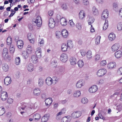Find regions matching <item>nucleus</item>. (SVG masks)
I'll use <instances>...</instances> for the list:
<instances>
[{
	"instance_id": "f257e3e1",
	"label": "nucleus",
	"mask_w": 122,
	"mask_h": 122,
	"mask_svg": "<svg viewBox=\"0 0 122 122\" xmlns=\"http://www.w3.org/2000/svg\"><path fill=\"white\" fill-rule=\"evenodd\" d=\"M107 70L105 68L98 70L97 72L96 75L98 77H101L105 75L107 73Z\"/></svg>"
},
{
	"instance_id": "f03ea898",
	"label": "nucleus",
	"mask_w": 122,
	"mask_h": 122,
	"mask_svg": "<svg viewBox=\"0 0 122 122\" xmlns=\"http://www.w3.org/2000/svg\"><path fill=\"white\" fill-rule=\"evenodd\" d=\"M85 83V81L83 79H80L76 83V86L78 88H80L83 86Z\"/></svg>"
},
{
	"instance_id": "7ed1b4c3",
	"label": "nucleus",
	"mask_w": 122,
	"mask_h": 122,
	"mask_svg": "<svg viewBox=\"0 0 122 122\" xmlns=\"http://www.w3.org/2000/svg\"><path fill=\"white\" fill-rule=\"evenodd\" d=\"M2 56L5 60H6L9 57L8 54V51L7 49L6 48H4L3 51Z\"/></svg>"
},
{
	"instance_id": "20e7f679",
	"label": "nucleus",
	"mask_w": 122,
	"mask_h": 122,
	"mask_svg": "<svg viewBox=\"0 0 122 122\" xmlns=\"http://www.w3.org/2000/svg\"><path fill=\"white\" fill-rule=\"evenodd\" d=\"M33 21L36 24L38 27H40L41 25L42 21L41 17L40 16H38Z\"/></svg>"
},
{
	"instance_id": "39448f33",
	"label": "nucleus",
	"mask_w": 122,
	"mask_h": 122,
	"mask_svg": "<svg viewBox=\"0 0 122 122\" xmlns=\"http://www.w3.org/2000/svg\"><path fill=\"white\" fill-rule=\"evenodd\" d=\"M55 23L54 19L52 18H50L49 20L48 26L50 28H53L55 26Z\"/></svg>"
},
{
	"instance_id": "423d86ee",
	"label": "nucleus",
	"mask_w": 122,
	"mask_h": 122,
	"mask_svg": "<svg viewBox=\"0 0 122 122\" xmlns=\"http://www.w3.org/2000/svg\"><path fill=\"white\" fill-rule=\"evenodd\" d=\"M108 12L107 10H104L103 11L102 15V18L103 20H106L108 17Z\"/></svg>"
},
{
	"instance_id": "0eeeda50",
	"label": "nucleus",
	"mask_w": 122,
	"mask_h": 122,
	"mask_svg": "<svg viewBox=\"0 0 122 122\" xmlns=\"http://www.w3.org/2000/svg\"><path fill=\"white\" fill-rule=\"evenodd\" d=\"M68 59V56L65 53H63L60 56V60L63 62H66L67 61Z\"/></svg>"
},
{
	"instance_id": "6e6552de",
	"label": "nucleus",
	"mask_w": 122,
	"mask_h": 122,
	"mask_svg": "<svg viewBox=\"0 0 122 122\" xmlns=\"http://www.w3.org/2000/svg\"><path fill=\"white\" fill-rule=\"evenodd\" d=\"M98 89V88L97 86L93 85L89 88L88 91L90 93H93L96 92Z\"/></svg>"
},
{
	"instance_id": "1a4fd4ad",
	"label": "nucleus",
	"mask_w": 122,
	"mask_h": 122,
	"mask_svg": "<svg viewBox=\"0 0 122 122\" xmlns=\"http://www.w3.org/2000/svg\"><path fill=\"white\" fill-rule=\"evenodd\" d=\"M81 113L80 111H76L73 112L71 114V117L73 118H76L80 117L81 115Z\"/></svg>"
},
{
	"instance_id": "9d476101",
	"label": "nucleus",
	"mask_w": 122,
	"mask_h": 122,
	"mask_svg": "<svg viewBox=\"0 0 122 122\" xmlns=\"http://www.w3.org/2000/svg\"><path fill=\"white\" fill-rule=\"evenodd\" d=\"M120 47V46L118 43H116L112 46L111 50L113 51H115L118 50Z\"/></svg>"
},
{
	"instance_id": "9b49d317",
	"label": "nucleus",
	"mask_w": 122,
	"mask_h": 122,
	"mask_svg": "<svg viewBox=\"0 0 122 122\" xmlns=\"http://www.w3.org/2000/svg\"><path fill=\"white\" fill-rule=\"evenodd\" d=\"M116 66V63L115 62H111L107 64V68L109 69H112L114 68Z\"/></svg>"
},
{
	"instance_id": "f8f14e48",
	"label": "nucleus",
	"mask_w": 122,
	"mask_h": 122,
	"mask_svg": "<svg viewBox=\"0 0 122 122\" xmlns=\"http://www.w3.org/2000/svg\"><path fill=\"white\" fill-rule=\"evenodd\" d=\"M8 97V95L6 92H3L1 94V100L4 101Z\"/></svg>"
},
{
	"instance_id": "ddd939ff",
	"label": "nucleus",
	"mask_w": 122,
	"mask_h": 122,
	"mask_svg": "<svg viewBox=\"0 0 122 122\" xmlns=\"http://www.w3.org/2000/svg\"><path fill=\"white\" fill-rule=\"evenodd\" d=\"M50 117V114H45L42 117L41 120L42 122H46L49 119Z\"/></svg>"
},
{
	"instance_id": "4468645a",
	"label": "nucleus",
	"mask_w": 122,
	"mask_h": 122,
	"mask_svg": "<svg viewBox=\"0 0 122 122\" xmlns=\"http://www.w3.org/2000/svg\"><path fill=\"white\" fill-rule=\"evenodd\" d=\"M70 61L71 65H74L77 63V60L75 57H72L70 59Z\"/></svg>"
},
{
	"instance_id": "2eb2a0df",
	"label": "nucleus",
	"mask_w": 122,
	"mask_h": 122,
	"mask_svg": "<svg viewBox=\"0 0 122 122\" xmlns=\"http://www.w3.org/2000/svg\"><path fill=\"white\" fill-rule=\"evenodd\" d=\"M30 60L33 63L36 64L38 62V58L37 56L35 55H32L30 59Z\"/></svg>"
},
{
	"instance_id": "dca6fc26",
	"label": "nucleus",
	"mask_w": 122,
	"mask_h": 122,
	"mask_svg": "<svg viewBox=\"0 0 122 122\" xmlns=\"http://www.w3.org/2000/svg\"><path fill=\"white\" fill-rule=\"evenodd\" d=\"M71 119V117L69 116H65L62 118L61 120L62 122H69Z\"/></svg>"
},
{
	"instance_id": "f3484780",
	"label": "nucleus",
	"mask_w": 122,
	"mask_h": 122,
	"mask_svg": "<svg viewBox=\"0 0 122 122\" xmlns=\"http://www.w3.org/2000/svg\"><path fill=\"white\" fill-rule=\"evenodd\" d=\"M27 68L28 71L30 72H32L34 69V66L31 63L27 65Z\"/></svg>"
},
{
	"instance_id": "a211bd4d",
	"label": "nucleus",
	"mask_w": 122,
	"mask_h": 122,
	"mask_svg": "<svg viewBox=\"0 0 122 122\" xmlns=\"http://www.w3.org/2000/svg\"><path fill=\"white\" fill-rule=\"evenodd\" d=\"M46 83L48 86L51 85L53 83L51 78L50 77H48L45 80Z\"/></svg>"
},
{
	"instance_id": "6ab92c4d",
	"label": "nucleus",
	"mask_w": 122,
	"mask_h": 122,
	"mask_svg": "<svg viewBox=\"0 0 122 122\" xmlns=\"http://www.w3.org/2000/svg\"><path fill=\"white\" fill-rule=\"evenodd\" d=\"M33 94L35 96H39L41 92V89L38 88L35 89L33 91Z\"/></svg>"
},
{
	"instance_id": "aec40b11",
	"label": "nucleus",
	"mask_w": 122,
	"mask_h": 122,
	"mask_svg": "<svg viewBox=\"0 0 122 122\" xmlns=\"http://www.w3.org/2000/svg\"><path fill=\"white\" fill-rule=\"evenodd\" d=\"M33 117L34 120L36 121H37L40 119L41 116L39 114L36 113L33 115Z\"/></svg>"
},
{
	"instance_id": "412c9836",
	"label": "nucleus",
	"mask_w": 122,
	"mask_h": 122,
	"mask_svg": "<svg viewBox=\"0 0 122 122\" xmlns=\"http://www.w3.org/2000/svg\"><path fill=\"white\" fill-rule=\"evenodd\" d=\"M11 81V78L10 76L6 77L4 79V82L5 84L6 85H7L10 84Z\"/></svg>"
},
{
	"instance_id": "4be33fe9",
	"label": "nucleus",
	"mask_w": 122,
	"mask_h": 122,
	"mask_svg": "<svg viewBox=\"0 0 122 122\" xmlns=\"http://www.w3.org/2000/svg\"><path fill=\"white\" fill-rule=\"evenodd\" d=\"M42 51H41V48L40 47L37 48L36 50L35 53L36 55L39 57L41 56V53Z\"/></svg>"
},
{
	"instance_id": "5701e85b",
	"label": "nucleus",
	"mask_w": 122,
	"mask_h": 122,
	"mask_svg": "<svg viewBox=\"0 0 122 122\" xmlns=\"http://www.w3.org/2000/svg\"><path fill=\"white\" fill-rule=\"evenodd\" d=\"M52 102V99L50 98H48L46 99L45 102L46 105L47 106H50Z\"/></svg>"
},
{
	"instance_id": "b1692460",
	"label": "nucleus",
	"mask_w": 122,
	"mask_h": 122,
	"mask_svg": "<svg viewBox=\"0 0 122 122\" xmlns=\"http://www.w3.org/2000/svg\"><path fill=\"white\" fill-rule=\"evenodd\" d=\"M67 46L68 49L72 48L73 46V44L72 41L71 40H68L67 42Z\"/></svg>"
},
{
	"instance_id": "393cba45",
	"label": "nucleus",
	"mask_w": 122,
	"mask_h": 122,
	"mask_svg": "<svg viewBox=\"0 0 122 122\" xmlns=\"http://www.w3.org/2000/svg\"><path fill=\"white\" fill-rule=\"evenodd\" d=\"M115 55L116 58H119L122 56V52L120 50H119L115 52Z\"/></svg>"
},
{
	"instance_id": "a878e982",
	"label": "nucleus",
	"mask_w": 122,
	"mask_h": 122,
	"mask_svg": "<svg viewBox=\"0 0 122 122\" xmlns=\"http://www.w3.org/2000/svg\"><path fill=\"white\" fill-rule=\"evenodd\" d=\"M17 46L18 48L20 49L22 48L23 47V43L22 41L19 40L17 42Z\"/></svg>"
},
{
	"instance_id": "bb28decb",
	"label": "nucleus",
	"mask_w": 122,
	"mask_h": 122,
	"mask_svg": "<svg viewBox=\"0 0 122 122\" xmlns=\"http://www.w3.org/2000/svg\"><path fill=\"white\" fill-rule=\"evenodd\" d=\"M86 15L85 12L83 10L81 11L79 13V18L81 19H84L85 16Z\"/></svg>"
},
{
	"instance_id": "cd10ccee",
	"label": "nucleus",
	"mask_w": 122,
	"mask_h": 122,
	"mask_svg": "<svg viewBox=\"0 0 122 122\" xmlns=\"http://www.w3.org/2000/svg\"><path fill=\"white\" fill-rule=\"evenodd\" d=\"M61 34L62 36L65 38L67 37L69 35L68 31L66 29H63L62 30Z\"/></svg>"
},
{
	"instance_id": "c85d7f7f",
	"label": "nucleus",
	"mask_w": 122,
	"mask_h": 122,
	"mask_svg": "<svg viewBox=\"0 0 122 122\" xmlns=\"http://www.w3.org/2000/svg\"><path fill=\"white\" fill-rule=\"evenodd\" d=\"M109 39L111 41L114 40L116 38L115 34L112 33L109 34L108 36Z\"/></svg>"
},
{
	"instance_id": "c756f323",
	"label": "nucleus",
	"mask_w": 122,
	"mask_h": 122,
	"mask_svg": "<svg viewBox=\"0 0 122 122\" xmlns=\"http://www.w3.org/2000/svg\"><path fill=\"white\" fill-rule=\"evenodd\" d=\"M81 93L80 91L78 90L75 91L73 94L74 97L78 98L81 96Z\"/></svg>"
},
{
	"instance_id": "7c9ffc66",
	"label": "nucleus",
	"mask_w": 122,
	"mask_h": 122,
	"mask_svg": "<svg viewBox=\"0 0 122 122\" xmlns=\"http://www.w3.org/2000/svg\"><path fill=\"white\" fill-rule=\"evenodd\" d=\"M33 51L32 47L30 45L28 46L26 49V51L28 54H30L32 53Z\"/></svg>"
},
{
	"instance_id": "2f4dec72",
	"label": "nucleus",
	"mask_w": 122,
	"mask_h": 122,
	"mask_svg": "<svg viewBox=\"0 0 122 122\" xmlns=\"http://www.w3.org/2000/svg\"><path fill=\"white\" fill-rule=\"evenodd\" d=\"M2 68L3 71L6 72L9 71V67L7 64H4L2 65Z\"/></svg>"
},
{
	"instance_id": "473e14b6",
	"label": "nucleus",
	"mask_w": 122,
	"mask_h": 122,
	"mask_svg": "<svg viewBox=\"0 0 122 122\" xmlns=\"http://www.w3.org/2000/svg\"><path fill=\"white\" fill-rule=\"evenodd\" d=\"M29 54L25 51H23L22 52V56L23 58L25 59H27L29 57Z\"/></svg>"
},
{
	"instance_id": "72a5a7b5",
	"label": "nucleus",
	"mask_w": 122,
	"mask_h": 122,
	"mask_svg": "<svg viewBox=\"0 0 122 122\" xmlns=\"http://www.w3.org/2000/svg\"><path fill=\"white\" fill-rule=\"evenodd\" d=\"M60 21L61 24L62 25L65 26L67 24V22L66 19L64 18L63 17L61 18Z\"/></svg>"
},
{
	"instance_id": "f704fd0d",
	"label": "nucleus",
	"mask_w": 122,
	"mask_h": 122,
	"mask_svg": "<svg viewBox=\"0 0 122 122\" xmlns=\"http://www.w3.org/2000/svg\"><path fill=\"white\" fill-rule=\"evenodd\" d=\"M20 109L21 108L23 110H24L25 112L27 111L29 109L28 107L27 106V104L26 103H24L22 105V107H20Z\"/></svg>"
},
{
	"instance_id": "c9c22d12",
	"label": "nucleus",
	"mask_w": 122,
	"mask_h": 122,
	"mask_svg": "<svg viewBox=\"0 0 122 122\" xmlns=\"http://www.w3.org/2000/svg\"><path fill=\"white\" fill-rule=\"evenodd\" d=\"M20 58L19 57H16L15 59V64L17 65H18L20 64Z\"/></svg>"
},
{
	"instance_id": "e433bc0d",
	"label": "nucleus",
	"mask_w": 122,
	"mask_h": 122,
	"mask_svg": "<svg viewBox=\"0 0 122 122\" xmlns=\"http://www.w3.org/2000/svg\"><path fill=\"white\" fill-rule=\"evenodd\" d=\"M92 11L93 14L94 15H97L98 14V10L95 7H93L92 8Z\"/></svg>"
},
{
	"instance_id": "4c0bfd02",
	"label": "nucleus",
	"mask_w": 122,
	"mask_h": 122,
	"mask_svg": "<svg viewBox=\"0 0 122 122\" xmlns=\"http://www.w3.org/2000/svg\"><path fill=\"white\" fill-rule=\"evenodd\" d=\"M68 49V47L65 43L63 44L61 46V50L62 51H66Z\"/></svg>"
},
{
	"instance_id": "58836bf2",
	"label": "nucleus",
	"mask_w": 122,
	"mask_h": 122,
	"mask_svg": "<svg viewBox=\"0 0 122 122\" xmlns=\"http://www.w3.org/2000/svg\"><path fill=\"white\" fill-rule=\"evenodd\" d=\"M44 41L43 39L39 38L38 41V46L41 47L43 46Z\"/></svg>"
},
{
	"instance_id": "ea45409f",
	"label": "nucleus",
	"mask_w": 122,
	"mask_h": 122,
	"mask_svg": "<svg viewBox=\"0 0 122 122\" xmlns=\"http://www.w3.org/2000/svg\"><path fill=\"white\" fill-rule=\"evenodd\" d=\"M86 57L88 59H90L92 57V51L90 50L88 51L86 53Z\"/></svg>"
},
{
	"instance_id": "a19ab883",
	"label": "nucleus",
	"mask_w": 122,
	"mask_h": 122,
	"mask_svg": "<svg viewBox=\"0 0 122 122\" xmlns=\"http://www.w3.org/2000/svg\"><path fill=\"white\" fill-rule=\"evenodd\" d=\"M53 83L55 84L57 83L59 80V78L56 76H54L51 78Z\"/></svg>"
},
{
	"instance_id": "79ce46f5",
	"label": "nucleus",
	"mask_w": 122,
	"mask_h": 122,
	"mask_svg": "<svg viewBox=\"0 0 122 122\" xmlns=\"http://www.w3.org/2000/svg\"><path fill=\"white\" fill-rule=\"evenodd\" d=\"M78 66L80 67H82L84 65V63L82 60H79L77 62Z\"/></svg>"
},
{
	"instance_id": "37998d69",
	"label": "nucleus",
	"mask_w": 122,
	"mask_h": 122,
	"mask_svg": "<svg viewBox=\"0 0 122 122\" xmlns=\"http://www.w3.org/2000/svg\"><path fill=\"white\" fill-rule=\"evenodd\" d=\"M108 21L107 20H105V23H104L103 26V30H106L108 28Z\"/></svg>"
},
{
	"instance_id": "c03bdc74",
	"label": "nucleus",
	"mask_w": 122,
	"mask_h": 122,
	"mask_svg": "<svg viewBox=\"0 0 122 122\" xmlns=\"http://www.w3.org/2000/svg\"><path fill=\"white\" fill-rule=\"evenodd\" d=\"M94 20L95 19L93 17H90L88 20V24L89 25H92L91 24L94 22Z\"/></svg>"
},
{
	"instance_id": "a18cd8bd",
	"label": "nucleus",
	"mask_w": 122,
	"mask_h": 122,
	"mask_svg": "<svg viewBox=\"0 0 122 122\" xmlns=\"http://www.w3.org/2000/svg\"><path fill=\"white\" fill-rule=\"evenodd\" d=\"M5 112V110L4 107H0V116L3 115Z\"/></svg>"
},
{
	"instance_id": "49530a36",
	"label": "nucleus",
	"mask_w": 122,
	"mask_h": 122,
	"mask_svg": "<svg viewBox=\"0 0 122 122\" xmlns=\"http://www.w3.org/2000/svg\"><path fill=\"white\" fill-rule=\"evenodd\" d=\"M44 81L43 79L41 78H39L38 81V85L39 86H42L44 83Z\"/></svg>"
},
{
	"instance_id": "de8ad7c7",
	"label": "nucleus",
	"mask_w": 122,
	"mask_h": 122,
	"mask_svg": "<svg viewBox=\"0 0 122 122\" xmlns=\"http://www.w3.org/2000/svg\"><path fill=\"white\" fill-rule=\"evenodd\" d=\"M12 42V38L10 37H8L6 40L7 45H10Z\"/></svg>"
},
{
	"instance_id": "09e8293b",
	"label": "nucleus",
	"mask_w": 122,
	"mask_h": 122,
	"mask_svg": "<svg viewBox=\"0 0 122 122\" xmlns=\"http://www.w3.org/2000/svg\"><path fill=\"white\" fill-rule=\"evenodd\" d=\"M76 26L78 30H80L82 28V25L81 23L78 22L76 24Z\"/></svg>"
},
{
	"instance_id": "8fccbe9b",
	"label": "nucleus",
	"mask_w": 122,
	"mask_h": 122,
	"mask_svg": "<svg viewBox=\"0 0 122 122\" xmlns=\"http://www.w3.org/2000/svg\"><path fill=\"white\" fill-rule=\"evenodd\" d=\"M62 112H60L58 113L56 115V118L57 120H59L60 119L61 115H62Z\"/></svg>"
},
{
	"instance_id": "3c124183",
	"label": "nucleus",
	"mask_w": 122,
	"mask_h": 122,
	"mask_svg": "<svg viewBox=\"0 0 122 122\" xmlns=\"http://www.w3.org/2000/svg\"><path fill=\"white\" fill-rule=\"evenodd\" d=\"M101 36H98L96 38L95 41L96 43L97 44H99L100 43V41Z\"/></svg>"
},
{
	"instance_id": "603ef678",
	"label": "nucleus",
	"mask_w": 122,
	"mask_h": 122,
	"mask_svg": "<svg viewBox=\"0 0 122 122\" xmlns=\"http://www.w3.org/2000/svg\"><path fill=\"white\" fill-rule=\"evenodd\" d=\"M88 100L86 98H83L81 100V102L82 103L84 104H86L88 102Z\"/></svg>"
},
{
	"instance_id": "864d4df0",
	"label": "nucleus",
	"mask_w": 122,
	"mask_h": 122,
	"mask_svg": "<svg viewBox=\"0 0 122 122\" xmlns=\"http://www.w3.org/2000/svg\"><path fill=\"white\" fill-rule=\"evenodd\" d=\"M117 29L118 30H122V22L119 23L117 24Z\"/></svg>"
},
{
	"instance_id": "5fc2aeb1",
	"label": "nucleus",
	"mask_w": 122,
	"mask_h": 122,
	"mask_svg": "<svg viewBox=\"0 0 122 122\" xmlns=\"http://www.w3.org/2000/svg\"><path fill=\"white\" fill-rule=\"evenodd\" d=\"M100 56L99 54H96L95 55L94 59L95 61H97L100 60Z\"/></svg>"
},
{
	"instance_id": "6e6d98bb",
	"label": "nucleus",
	"mask_w": 122,
	"mask_h": 122,
	"mask_svg": "<svg viewBox=\"0 0 122 122\" xmlns=\"http://www.w3.org/2000/svg\"><path fill=\"white\" fill-rule=\"evenodd\" d=\"M61 7L62 9L64 10H66L67 9V5L66 4L64 3L61 5Z\"/></svg>"
},
{
	"instance_id": "4d7b16f0",
	"label": "nucleus",
	"mask_w": 122,
	"mask_h": 122,
	"mask_svg": "<svg viewBox=\"0 0 122 122\" xmlns=\"http://www.w3.org/2000/svg\"><path fill=\"white\" fill-rule=\"evenodd\" d=\"M107 64V62L105 60H103L100 63V64L101 66H104Z\"/></svg>"
},
{
	"instance_id": "13d9d810",
	"label": "nucleus",
	"mask_w": 122,
	"mask_h": 122,
	"mask_svg": "<svg viewBox=\"0 0 122 122\" xmlns=\"http://www.w3.org/2000/svg\"><path fill=\"white\" fill-rule=\"evenodd\" d=\"M83 4L85 5H87L89 4V2L88 0H82Z\"/></svg>"
},
{
	"instance_id": "bf43d9fd",
	"label": "nucleus",
	"mask_w": 122,
	"mask_h": 122,
	"mask_svg": "<svg viewBox=\"0 0 122 122\" xmlns=\"http://www.w3.org/2000/svg\"><path fill=\"white\" fill-rule=\"evenodd\" d=\"M69 23L70 24V25L71 27H73L75 26V24L72 20H70L69 22Z\"/></svg>"
},
{
	"instance_id": "052dcab7",
	"label": "nucleus",
	"mask_w": 122,
	"mask_h": 122,
	"mask_svg": "<svg viewBox=\"0 0 122 122\" xmlns=\"http://www.w3.org/2000/svg\"><path fill=\"white\" fill-rule=\"evenodd\" d=\"M9 50L10 53H12L14 52L15 50L13 46H10Z\"/></svg>"
},
{
	"instance_id": "680f3d73",
	"label": "nucleus",
	"mask_w": 122,
	"mask_h": 122,
	"mask_svg": "<svg viewBox=\"0 0 122 122\" xmlns=\"http://www.w3.org/2000/svg\"><path fill=\"white\" fill-rule=\"evenodd\" d=\"M118 73L120 75H122V67L119 68L117 71Z\"/></svg>"
},
{
	"instance_id": "e2e57ef3",
	"label": "nucleus",
	"mask_w": 122,
	"mask_h": 122,
	"mask_svg": "<svg viewBox=\"0 0 122 122\" xmlns=\"http://www.w3.org/2000/svg\"><path fill=\"white\" fill-rule=\"evenodd\" d=\"M61 33L59 31H57L56 33V37L58 38H59L60 37L61 35Z\"/></svg>"
},
{
	"instance_id": "0e129e2a",
	"label": "nucleus",
	"mask_w": 122,
	"mask_h": 122,
	"mask_svg": "<svg viewBox=\"0 0 122 122\" xmlns=\"http://www.w3.org/2000/svg\"><path fill=\"white\" fill-rule=\"evenodd\" d=\"M59 106V104L57 102H55L54 103L53 108L54 109H56Z\"/></svg>"
},
{
	"instance_id": "69168bd1",
	"label": "nucleus",
	"mask_w": 122,
	"mask_h": 122,
	"mask_svg": "<svg viewBox=\"0 0 122 122\" xmlns=\"http://www.w3.org/2000/svg\"><path fill=\"white\" fill-rule=\"evenodd\" d=\"M118 15L120 17L122 18V8L120 9L119 10Z\"/></svg>"
},
{
	"instance_id": "338daca9",
	"label": "nucleus",
	"mask_w": 122,
	"mask_h": 122,
	"mask_svg": "<svg viewBox=\"0 0 122 122\" xmlns=\"http://www.w3.org/2000/svg\"><path fill=\"white\" fill-rule=\"evenodd\" d=\"M13 102V99L10 98H9L7 100V102L9 104H11Z\"/></svg>"
},
{
	"instance_id": "774afa93",
	"label": "nucleus",
	"mask_w": 122,
	"mask_h": 122,
	"mask_svg": "<svg viewBox=\"0 0 122 122\" xmlns=\"http://www.w3.org/2000/svg\"><path fill=\"white\" fill-rule=\"evenodd\" d=\"M98 115L100 119L103 120L105 119V117L102 115V114L101 113H100Z\"/></svg>"
}]
</instances>
